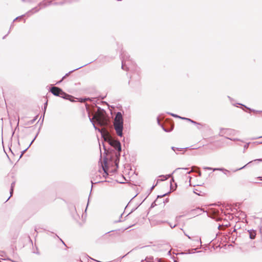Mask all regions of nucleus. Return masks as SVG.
Returning a JSON list of instances; mask_svg holds the SVG:
<instances>
[{
  "label": "nucleus",
  "instance_id": "obj_1",
  "mask_svg": "<svg viewBox=\"0 0 262 262\" xmlns=\"http://www.w3.org/2000/svg\"><path fill=\"white\" fill-rule=\"evenodd\" d=\"M123 120L122 115L120 112H118L115 116L114 121L115 129L118 136H122Z\"/></svg>",
  "mask_w": 262,
  "mask_h": 262
},
{
  "label": "nucleus",
  "instance_id": "obj_2",
  "mask_svg": "<svg viewBox=\"0 0 262 262\" xmlns=\"http://www.w3.org/2000/svg\"><path fill=\"white\" fill-rule=\"evenodd\" d=\"M94 118H95L98 123L101 126L106 125L108 123V119L103 113H96L94 115Z\"/></svg>",
  "mask_w": 262,
  "mask_h": 262
},
{
  "label": "nucleus",
  "instance_id": "obj_3",
  "mask_svg": "<svg viewBox=\"0 0 262 262\" xmlns=\"http://www.w3.org/2000/svg\"><path fill=\"white\" fill-rule=\"evenodd\" d=\"M110 144L118 151H121L120 143L116 140H112L110 141Z\"/></svg>",
  "mask_w": 262,
  "mask_h": 262
},
{
  "label": "nucleus",
  "instance_id": "obj_4",
  "mask_svg": "<svg viewBox=\"0 0 262 262\" xmlns=\"http://www.w3.org/2000/svg\"><path fill=\"white\" fill-rule=\"evenodd\" d=\"M51 92L54 95L59 96L60 93L61 92V89L58 87L54 86L51 89Z\"/></svg>",
  "mask_w": 262,
  "mask_h": 262
},
{
  "label": "nucleus",
  "instance_id": "obj_5",
  "mask_svg": "<svg viewBox=\"0 0 262 262\" xmlns=\"http://www.w3.org/2000/svg\"><path fill=\"white\" fill-rule=\"evenodd\" d=\"M59 96L67 99L71 97V96L63 92L62 90L61 92L60 93V95H59Z\"/></svg>",
  "mask_w": 262,
  "mask_h": 262
},
{
  "label": "nucleus",
  "instance_id": "obj_6",
  "mask_svg": "<svg viewBox=\"0 0 262 262\" xmlns=\"http://www.w3.org/2000/svg\"><path fill=\"white\" fill-rule=\"evenodd\" d=\"M249 235H250V238L254 239L255 237L256 233H255V232H254L253 231H250Z\"/></svg>",
  "mask_w": 262,
  "mask_h": 262
}]
</instances>
